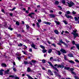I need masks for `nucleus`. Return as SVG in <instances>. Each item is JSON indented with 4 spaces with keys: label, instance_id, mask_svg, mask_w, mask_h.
I'll list each match as a JSON object with an SVG mask.
<instances>
[{
    "label": "nucleus",
    "instance_id": "37998d69",
    "mask_svg": "<svg viewBox=\"0 0 79 79\" xmlns=\"http://www.w3.org/2000/svg\"><path fill=\"white\" fill-rule=\"evenodd\" d=\"M66 13L68 15H69V14H70V12L69 11H67Z\"/></svg>",
    "mask_w": 79,
    "mask_h": 79
},
{
    "label": "nucleus",
    "instance_id": "a18cd8bd",
    "mask_svg": "<svg viewBox=\"0 0 79 79\" xmlns=\"http://www.w3.org/2000/svg\"><path fill=\"white\" fill-rule=\"evenodd\" d=\"M72 13L73 15H75V14H76V12L74 11H73Z\"/></svg>",
    "mask_w": 79,
    "mask_h": 79
},
{
    "label": "nucleus",
    "instance_id": "7ed1b4c3",
    "mask_svg": "<svg viewBox=\"0 0 79 79\" xmlns=\"http://www.w3.org/2000/svg\"><path fill=\"white\" fill-rule=\"evenodd\" d=\"M67 3L68 4V5H69V7H71V6H72L73 5H74V3L72 1H70L69 2H67Z\"/></svg>",
    "mask_w": 79,
    "mask_h": 79
},
{
    "label": "nucleus",
    "instance_id": "cd10ccee",
    "mask_svg": "<svg viewBox=\"0 0 79 79\" xmlns=\"http://www.w3.org/2000/svg\"><path fill=\"white\" fill-rule=\"evenodd\" d=\"M64 57L65 60L67 61V60H68V59H67V56H66V55H64Z\"/></svg>",
    "mask_w": 79,
    "mask_h": 79
},
{
    "label": "nucleus",
    "instance_id": "4d7b16f0",
    "mask_svg": "<svg viewBox=\"0 0 79 79\" xmlns=\"http://www.w3.org/2000/svg\"><path fill=\"white\" fill-rule=\"evenodd\" d=\"M13 71H15V72H16V68H14L13 69Z\"/></svg>",
    "mask_w": 79,
    "mask_h": 79
},
{
    "label": "nucleus",
    "instance_id": "f257e3e1",
    "mask_svg": "<svg viewBox=\"0 0 79 79\" xmlns=\"http://www.w3.org/2000/svg\"><path fill=\"white\" fill-rule=\"evenodd\" d=\"M73 32H72V34H73L74 39H76L77 37H79V34L76 33L77 32V30H75L73 31Z\"/></svg>",
    "mask_w": 79,
    "mask_h": 79
},
{
    "label": "nucleus",
    "instance_id": "bb28decb",
    "mask_svg": "<svg viewBox=\"0 0 79 79\" xmlns=\"http://www.w3.org/2000/svg\"><path fill=\"white\" fill-rule=\"evenodd\" d=\"M2 65L3 67H6V65L5 64L3 63L2 64Z\"/></svg>",
    "mask_w": 79,
    "mask_h": 79
},
{
    "label": "nucleus",
    "instance_id": "338daca9",
    "mask_svg": "<svg viewBox=\"0 0 79 79\" xmlns=\"http://www.w3.org/2000/svg\"><path fill=\"white\" fill-rule=\"evenodd\" d=\"M10 16H13V14L11 13H10Z\"/></svg>",
    "mask_w": 79,
    "mask_h": 79
},
{
    "label": "nucleus",
    "instance_id": "ea45409f",
    "mask_svg": "<svg viewBox=\"0 0 79 79\" xmlns=\"http://www.w3.org/2000/svg\"><path fill=\"white\" fill-rule=\"evenodd\" d=\"M31 62L32 63H33L34 64L35 63V62H36V61L32 60H31Z\"/></svg>",
    "mask_w": 79,
    "mask_h": 79
},
{
    "label": "nucleus",
    "instance_id": "2eb2a0df",
    "mask_svg": "<svg viewBox=\"0 0 79 79\" xmlns=\"http://www.w3.org/2000/svg\"><path fill=\"white\" fill-rule=\"evenodd\" d=\"M54 32L56 34H59V32H58V31L57 30H55L54 31Z\"/></svg>",
    "mask_w": 79,
    "mask_h": 79
},
{
    "label": "nucleus",
    "instance_id": "58836bf2",
    "mask_svg": "<svg viewBox=\"0 0 79 79\" xmlns=\"http://www.w3.org/2000/svg\"><path fill=\"white\" fill-rule=\"evenodd\" d=\"M63 22L65 24H68V23L66 21L64 20L63 21Z\"/></svg>",
    "mask_w": 79,
    "mask_h": 79
},
{
    "label": "nucleus",
    "instance_id": "c03bdc74",
    "mask_svg": "<svg viewBox=\"0 0 79 79\" xmlns=\"http://www.w3.org/2000/svg\"><path fill=\"white\" fill-rule=\"evenodd\" d=\"M16 9V7H14L12 9H10V11H13L14 10H15Z\"/></svg>",
    "mask_w": 79,
    "mask_h": 79
},
{
    "label": "nucleus",
    "instance_id": "0eeeda50",
    "mask_svg": "<svg viewBox=\"0 0 79 79\" xmlns=\"http://www.w3.org/2000/svg\"><path fill=\"white\" fill-rule=\"evenodd\" d=\"M34 15H35L34 13H31L28 15V16H29L31 17V18H32L33 17V16H34Z\"/></svg>",
    "mask_w": 79,
    "mask_h": 79
},
{
    "label": "nucleus",
    "instance_id": "b1692460",
    "mask_svg": "<svg viewBox=\"0 0 79 79\" xmlns=\"http://www.w3.org/2000/svg\"><path fill=\"white\" fill-rule=\"evenodd\" d=\"M68 56H69V57H73V54H69L68 55Z\"/></svg>",
    "mask_w": 79,
    "mask_h": 79
},
{
    "label": "nucleus",
    "instance_id": "2f4dec72",
    "mask_svg": "<svg viewBox=\"0 0 79 79\" xmlns=\"http://www.w3.org/2000/svg\"><path fill=\"white\" fill-rule=\"evenodd\" d=\"M31 68H27V72H30L31 71Z\"/></svg>",
    "mask_w": 79,
    "mask_h": 79
},
{
    "label": "nucleus",
    "instance_id": "dca6fc26",
    "mask_svg": "<svg viewBox=\"0 0 79 79\" xmlns=\"http://www.w3.org/2000/svg\"><path fill=\"white\" fill-rule=\"evenodd\" d=\"M50 18H55V15L54 14H51L49 15Z\"/></svg>",
    "mask_w": 79,
    "mask_h": 79
},
{
    "label": "nucleus",
    "instance_id": "4468645a",
    "mask_svg": "<svg viewBox=\"0 0 79 79\" xmlns=\"http://www.w3.org/2000/svg\"><path fill=\"white\" fill-rule=\"evenodd\" d=\"M55 74L57 76H58V77H61V76L59 75V74H58V73H56V72H54Z\"/></svg>",
    "mask_w": 79,
    "mask_h": 79
},
{
    "label": "nucleus",
    "instance_id": "423d86ee",
    "mask_svg": "<svg viewBox=\"0 0 79 79\" xmlns=\"http://www.w3.org/2000/svg\"><path fill=\"white\" fill-rule=\"evenodd\" d=\"M65 16L67 18H70V19H73V17L71 16L68 15L67 14H65Z\"/></svg>",
    "mask_w": 79,
    "mask_h": 79
},
{
    "label": "nucleus",
    "instance_id": "473e14b6",
    "mask_svg": "<svg viewBox=\"0 0 79 79\" xmlns=\"http://www.w3.org/2000/svg\"><path fill=\"white\" fill-rule=\"evenodd\" d=\"M43 53H44L47 52V50L46 49H44L42 50Z\"/></svg>",
    "mask_w": 79,
    "mask_h": 79
},
{
    "label": "nucleus",
    "instance_id": "680f3d73",
    "mask_svg": "<svg viewBox=\"0 0 79 79\" xmlns=\"http://www.w3.org/2000/svg\"><path fill=\"white\" fill-rule=\"evenodd\" d=\"M1 11H2V12H3V13H5V10H4L2 9L1 10Z\"/></svg>",
    "mask_w": 79,
    "mask_h": 79
},
{
    "label": "nucleus",
    "instance_id": "052dcab7",
    "mask_svg": "<svg viewBox=\"0 0 79 79\" xmlns=\"http://www.w3.org/2000/svg\"><path fill=\"white\" fill-rule=\"evenodd\" d=\"M74 77L75 79H79V78L75 76Z\"/></svg>",
    "mask_w": 79,
    "mask_h": 79
},
{
    "label": "nucleus",
    "instance_id": "9b49d317",
    "mask_svg": "<svg viewBox=\"0 0 79 79\" xmlns=\"http://www.w3.org/2000/svg\"><path fill=\"white\" fill-rule=\"evenodd\" d=\"M10 69H7V70L5 71V74H8V72L10 71Z\"/></svg>",
    "mask_w": 79,
    "mask_h": 79
},
{
    "label": "nucleus",
    "instance_id": "9d476101",
    "mask_svg": "<svg viewBox=\"0 0 79 79\" xmlns=\"http://www.w3.org/2000/svg\"><path fill=\"white\" fill-rule=\"evenodd\" d=\"M70 69L71 71H72V74H73L74 75H76V74L73 71L74 70V69L71 68Z\"/></svg>",
    "mask_w": 79,
    "mask_h": 79
},
{
    "label": "nucleus",
    "instance_id": "1a4fd4ad",
    "mask_svg": "<svg viewBox=\"0 0 79 79\" xmlns=\"http://www.w3.org/2000/svg\"><path fill=\"white\" fill-rule=\"evenodd\" d=\"M31 47H32L34 49H37V48H35V45L34 44V43H32V44L31 45Z\"/></svg>",
    "mask_w": 79,
    "mask_h": 79
},
{
    "label": "nucleus",
    "instance_id": "6e6552de",
    "mask_svg": "<svg viewBox=\"0 0 79 79\" xmlns=\"http://www.w3.org/2000/svg\"><path fill=\"white\" fill-rule=\"evenodd\" d=\"M75 21H77L78 23H79V17H75L74 18Z\"/></svg>",
    "mask_w": 79,
    "mask_h": 79
},
{
    "label": "nucleus",
    "instance_id": "5701e85b",
    "mask_svg": "<svg viewBox=\"0 0 79 79\" xmlns=\"http://www.w3.org/2000/svg\"><path fill=\"white\" fill-rule=\"evenodd\" d=\"M52 52V49H49L48 52V53H51V52Z\"/></svg>",
    "mask_w": 79,
    "mask_h": 79
},
{
    "label": "nucleus",
    "instance_id": "4be33fe9",
    "mask_svg": "<svg viewBox=\"0 0 79 79\" xmlns=\"http://www.w3.org/2000/svg\"><path fill=\"white\" fill-rule=\"evenodd\" d=\"M56 52L58 55H61L60 51H56Z\"/></svg>",
    "mask_w": 79,
    "mask_h": 79
},
{
    "label": "nucleus",
    "instance_id": "f704fd0d",
    "mask_svg": "<svg viewBox=\"0 0 79 79\" xmlns=\"http://www.w3.org/2000/svg\"><path fill=\"white\" fill-rule=\"evenodd\" d=\"M26 29H29V25H26Z\"/></svg>",
    "mask_w": 79,
    "mask_h": 79
},
{
    "label": "nucleus",
    "instance_id": "412c9836",
    "mask_svg": "<svg viewBox=\"0 0 79 79\" xmlns=\"http://www.w3.org/2000/svg\"><path fill=\"white\" fill-rule=\"evenodd\" d=\"M27 76L28 77V78L29 79H34L33 78H32V77H31L29 75H27Z\"/></svg>",
    "mask_w": 79,
    "mask_h": 79
},
{
    "label": "nucleus",
    "instance_id": "09e8293b",
    "mask_svg": "<svg viewBox=\"0 0 79 79\" xmlns=\"http://www.w3.org/2000/svg\"><path fill=\"white\" fill-rule=\"evenodd\" d=\"M53 46H54L55 47H56V45L55 44H51Z\"/></svg>",
    "mask_w": 79,
    "mask_h": 79
},
{
    "label": "nucleus",
    "instance_id": "5fc2aeb1",
    "mask_svg": "<svg viewBox=\"0 0 79 79\" xmlns=\"http://www.w3.org/2000/svg\"><path fill=\"white\" fill-rule=\"evenodd\" d=\"M72 43L73 45H74V44H75V41H73Z\"/></svg>",
    "mask_w": 79,
    "mask_h": 79
},
{
    "label": "nucleus",
    "instance_id": "bf43d9fd",
    "mask_svg": "<svg viewBox=\"0 0 79 79\" xmlns=\"http://www.w3.org/2000/svg\"><path fill=\"white\" fill-rule=\"evenodd\" d=\"M64 45L66 47H68V45H67L66 44H65V43H64Z\"/></svg>",
    "mask_w": 79,
    "mask_h": 79
},
{
    "label": "nucleus",
    "instance_id": "f03ea898",
    "mask_svg": "<svg viewBox=\"0 0 79 79\" xmlns=\"http://www.w3.org/2000/svg\"><path fill=\"white\" fill-rule=\"evenodd\" d=\"M48 63H49V64H50V66L52 67V68H53L54 70H56L57 71V72H58V69H57L56 67H55L53 65H52V64L51 62H48Z\"/></svg>",
    "mask_w": 79,
    "mask_h": 79
},
{
    "label": "nucleus",
    "instance_id": "3c124183",
    "mask_svg": "<svg viewBox=\"0 0 79 79\" xmlns=\"http://www.w3.org/2000/svg\"><path fill=\"white\" fill-rule=\"evenodd\" d=\"M9 77H12V78H13V77H14V76H13V75H10Z\"/></svg>",
    "mask_w": 79,
    "mask_h": 79
},
{
    "label": "nucleus",
    "instance_id": "c85d7f7f",
    "mask_svg": "<svg viewBox=\"0 0 79 79\" xmlns=\"http://www.w3.org/2000/svg\"><path fill=\"white\" fill-rule=\"evenodd\" d=\"M40 46L41 47V48H42V49H44L45 48V47L42 45H40Z\"/></svg>",
    "mask_w": 79,
    "mask_h": 79
},
{
    "label": "nucleus",
    "instance_id": "72a5a7b5",
    "mask_svg": "<svg viewBox=\"0 0 79 79\" xmlns=\"http://www.w3.org/2000/svg\"><path fill=\"white\" fill-rule=\"evenodd\" d=\"M50 60L51 61H53V57H51L50 58Z\"/></svg>",
    "mask_w": 79,
    "mask_h": 79
},
{
    "label": "nucleus",
    "instance_id": "a211bd4d",
    "mask_svg": "<svg viewBox=\"0 0 79 79\" xmlns=\"http://www.w3.org/2000/svg\"><path fill=\"white\" fill-rule=\"evenodd\" d=\"M48 73L51 75H53V73L52 72H51V70H48Z\"/></svg>",
    "mask_w": 79,
    "mask_h": 79
},
{
    "label": "nucleus",
    "instance_id": "13d9d810",
    "mask_svg": "<svg viewBox=\"0 0 79 79\" xmlns=\"http://www.w3.org/2000/svg\"><path fill=\"white\" fill-rule=\"evenodd\" d=\"M32 49L30 48L29 49V52H32Z\"/></svg>",
    "mask_w": 79,
    "mask_h": 79
},
{
    "label": "nucleus",
    "instance_id": "e433bc0d",
    "mask_svg": "<svg viewBox=\"0 0 79 79\" xmlns=\"http://www.w3.org/2000/svg\"><path fill=\"white\" fill-rule=\"evenodd\" d=\"M36 25H37V27H40V25H39V23H38V22H37V23H36Z\"/></svg>",
    "mask_w": 79,
    "mask_h": 79
},
{
    "label": "nucleus",
    "instance_id": "69168bd1",
    "mask_svg": "<svg viewBox=\"0 0 79 79\" xmlns=\"http://www.w3.org/2000/svg\"><path fill=\"white\" fill-rule=\"evenodd\" d=\"M57 6L58 8H60V9H61V7L60 6Z\"/></svg>",
    "mask_w": 79,
    "mask_h": 79
},
{
    "label": "nucleus",
    "instance_id": "aec40b11",
    "mask_svg": "<svg viewBox=\"0 0 79 79\" xmlns=\"http://www.w3.org/2000/svg\"><path fill=\"white\" fill-rule=\"evenodd\" d=\"M55 22L56 24L57 25H59V24H60V22L59 21H55Z\"/></svg>",
    "mask_w": 79,
    "mask_h": 79
},
{
    "label": "nucleus",
    "instance_id": "6e6d98bb",
    "mask_svg": "<svg viewBox=\"0 0 79 79\" xmlns=\"http://www.w3.org/2000/svg\"><path fill=\"white\" fill-rule=\"evenodd\" d=\"M75 61L77 62V63H79V61L78 60L76 59L75 60Z\"/></svg>",
    "mask_w": 79,
    "mask_h": 79
},
{
    "label": "nucleus",
    "instance_id": "f8f14e48",
    "mask_svg": "<svg viewBox=\"0 0 79 79\" xmlns=\"http://www.w3.org/2000/svg\"><path fill=\"white\" fill-rule=\"evenodd\" d=\"M60 52L63 53H66V52L65 51V50L63 49H61L60 50Z\"/></svg>",
    "mask_w": 79,
    "mask_h": 79
},
{
    "label": "nucleus",
    "instance_id": "4c0bfd02",
    "mask_svg": "<svg viewBox=\"0 0 79 79\" xmlns=\"http://www.w3.org/2000/svg\"><path fill=\"white\" fill-rule=\"evenodd\" d=\"M16 24L17 25V26H19V22H16Z\"/></svg>",
    "mask_w": 79,
    "mask_h": 79
},
{
    "label": "nucleus",
    "instance_id": "a19ab883",
    "mask_svg": "<svg viewBox=\"0 0 79 79\" xmlns=\"http://www.w3.org/2000/svg\"><path fill=\"white\" fill-rule=\"evenodd\" d=\"M23 45V44L21 43H20L19 44H18V46L19 47H21Z\"/></svg>",
    "mask_w": 79,
    "mask_h": 79
},
{
    "label": "nucleus",
    "instance_id": "79ce46f5",
    "mask_svg": "<svg viewBox=\"0 0 79 79\" xmlns=\"http://www.w3.org/2000/svg\"><path fill=\"white\" fill-rule=\"evenodd\" d=\"M22 52H23V54L24 55H27V53H26V52H24V51H22Z\"/></svg>",
    "mask_w": 79,
    "mask_h": 79
},
{
    "label": "nucleus",
    "instance_id": "de8ad7c7",
    "mask_svg": "<svg viewBox=\"0 0 79 79\" xmlns=\"http://www.w3.org/2000/svg\"><path fill=\"white\" fill-rule=\"evenodd\" d=\"M24 64H28V62L26 61H24Z\"/></svg>",
    "mask_w": 79,
    "mask_h": 79
},
{
    "label": "nucleus",
    "instance_id": "f3484780",
    "mask_svg": "<svg viewBox=\"0 0 79 79\" xmlns=\"http://www.w3.org/2000/svg\"><path fill=\"white\" fill-rule=\"evenodd\" d=\"M4 70H3V69H2V70H0V75H3V71H4Z\"/></svg>",
    "mask_w": 79,
    "mask_h": 79
},
{
    "label": "nucleus",
    "instance_id": "49530a36",
    "mask_svg": "<svg viewBox=\"0 0 79 79\" xmlns=\"http://www.w3.org/2000/svg\"><path fill=\"white\" fill-rule=\"evenodd\" d=\"M42 62L43 63H45V60L44 59L43 60H42Z\"/></svg>",
    "mask_w": 79,
    "mask_h": 79
},
{
    "label": "nucleus",
    "instance_id": "39448f33",
    "mask_svg": "<svg viewBox=\"0 0 79 79\" xmlns=\"http://www.w3.org/2000/svg\"><path fill=\"white\" fill-rule=\"evenodd\" d=\"M59 42L60 43H57V44H58V45H61V44H64V42H63L62 40H59Z\"/></svg>",
    "mask_w": 79,
    "mask_h": 79
},
{
    "label": "nucleus",
    "instance_id": "8fccbe9b",
    "mask_svg": "<svg viewBox=\"0 0 79 79\" xmlns=\"http://www.w3.org/2000/svg\"><path fill=\"white\" fill-rule=\"evenodd\" d=\"M38 21L39 23H40V22H42V20H41V19H40L38 20Z\"/></svg>",
    "mask_w": 79,
    "mask_h": 79
},
{
    "label": "nucleus",
    "instance_id": "c756f323",
    "mask_svg": "<svg viewBox=\"0 0 79 79\" xmlns=\"http://www.w3.org/2000/svg\"><path fill=\"white\" fill-rule=\"evenodd\" d=\"M70 69V68H69V67H65L64 68V69H66V70H69Z\"/></svg>",
    "mask_w": 79,
    "mask_h": 79
},
{
    "label": "nucleus",
    "instance_id": "393cba45",
    "mask_svg": "<svg viewBox=\"0 0 79 79\" xmlns=\"http://www.w3.org/2000/svg\"><path fill=\"white\" fill-rule=\"evenodd\" d=\"M11 26L10 25L9 26V27L8 28V29H9L10 31H13V28H11Z\"/></svg>",
    "mask_w": 79,
    "mask_h": 79
},
{
    "label": "nucleus",
    "instance_id": "ddd939ff",
    "mask_svg": "<svg viewBox=\"0 0 79 79\" xmlns=\"http://www.w3.org/2000/svg\"><path fill=\"white\" fill-rule=\"evenodd\" d=\"M43 23H44V24H46L50 25L51 24V23L48 22H47L45 21H44Z\"/></svg>",
    "mask_w": 79,
    "mask_h": 79
},
{
    "label": "nucleus",
    "instance_id": "864d4df0",
    "mask_svg": "<svg viewBox=\"0 0 79 79\" xmlns=\"http://www.w3.org/2000/svg\"><path fill=\"white\" fill-rule=\"evenodd\" d=\"M65 33L67 34H69V32L67 31H65Z\"/></svg>",
    "mask_w": 79,
    "mask_h": 79
},
{
    "label": "nucleus",
    "instance_id": "7c9ffc66",
    "mask_svg": "<svg viewBox=\"0 0 79 79\" xmlns=\"http://www.w3.org/2000/svg\"><path fill=\"white\" fill-rule=\"evenodd\" d=\"M22 57H24V56H21V57H17V58H18V60H21V58H22Z\"/></svg>",
    "mask_w": 79,
    "mask_h": 79
},
{
    "label": "nucleus",
    "instance_id": "20e7f679",
    "mask_svg": "<svg viewBox=\"0 0 79 79\" xmlns=\"http://www.w3.org/2000/svg\"><path fill=\"white\" fill-rule=\"evenodd\" d=\"M54 66L57 67V68H64V65L63 64H56L54 65Z\"/></svg>",
    "mask_w": 79,
    "mask_h": 79
},
{
    "label": "nucleus",
    "instance_id": "0e129e2a",
    "mask_svg": "<svg viewBox=\"0 0 79 79\" xmlns=\"http://www.w3.org/2000/svg\"><path fill=\"white\" fill-rule=\"evenodd\" d=\"M61 14H62V13H61V12H59V15H61Z\"/></svg>",
    "mask_w": 79,
    "mask_h": 79
},
{
    "label": "nucleus",
    "instance_id": "6ab92c4d",
    "mask_svg": "<svg viewBox=\"0 0 79 79\" xmlns=\"http://www.w3.org/2000/svg\"><path fill=\"white\" fill-rule=\"evenodd\" d=\"M68 61L69 63H72V64H75L74 62L72 60H69Z\"/></svg>",
    "mask_w": 79,
    "mask_h": 79
},
{
    "label": "nucleus",
    "instance_id": "e2e57ef3",
    "mask_svg": "<svg viewBox=\"0 0 79 79\" xmlns=\"http://www.w3.org/2000/svg\"><path fill=\"white\" fill-rule=\"evenodd\" d=\"M23 46H24V48L26 49L27 48V47H26L25 45H23Z\"/></svg>",
    "mask_w": 79,
    "mask_h": 79
},
{
    "label": "nucleus",
    "instance_id": "774afa93",
    "mask_svg": "<svg viewBox=\"0 0 79 79\" xmlns=\"http://www.w3.org/2000/svg\"><path fill=\"white\" fill-rule=\"evenodd\" d=\"M15 79H19V78L18 77H15Z\"/></svg>",
    "mask_w": 79,
    "mask_h": 79
},
{
    "label": "nucleus",
    "instance_id": "603ef678",
    "mask_svg": "<svg viewBox=\"0 0 79 79\" xmlns=\"http://www.w3.org/2000/svg\"><path fill=\"white\" fill-rule=\"evenodd\" d=\"M56 4L57 5H58L59 3V2L58 1H56L55 2Z\"/></svg>",
    "mask_w": 79,
    "mask_h": 79
},
{
    "label": "nucleus",
    "instance_id": "c9c22d12",
    "mask_svg": "<svg viewBox=\"0 0 79 79\" xmlns=\"http://www.w3.org/2000/svg\"><path fill=\"white\" fill-rule=\"evenodd\" d=\"M61 2L63 4H64L66 3L65 0H62Z\"/></svg>",
    "mask_w": 79,
    "mask_h": 79
},
{
    "label": "nucleus",
    "instance_id": "a878e982",
    "mask_svg": "<svg viewBox=\"0 0 79 79\" xmlns=\"http://www.w3.org/2000/svg\"><path fill=\"white\" fill-rule=\"evenodd\" d=\"M75 45L76 46L77 48L79 50V44H75Z\"/></svg>",
    "mask_w": 79,
    "mask_h": 79
}]
</instances>
